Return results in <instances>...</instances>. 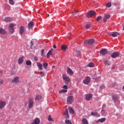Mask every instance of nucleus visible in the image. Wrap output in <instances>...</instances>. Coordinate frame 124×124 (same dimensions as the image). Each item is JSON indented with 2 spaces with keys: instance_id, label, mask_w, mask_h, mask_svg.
Segmentation results:
<instances>
[{
  "instance_id": "nucleus-56",
  "label": "nucleus",
  "mask_w": 124,
  "mask_h": 124,
  "mask_svg": "<svg viewBox=\"0 0 124 124\" xmlns=\"http://www.w3.org/2000/svg\"><path fill=\"white\" fill-rule=\"evenodd\" d=\"M112 69H115V66H112Z\"/></svg>"
},
{
  "instance_id": "nucleus-36",
  "label": "nucleus",
  "mask_w": 124,
  "mask_h": 124,
  "mask_svg": "<svg viewBox=\"0 0 124 124\" xmlns=\"http://www.w3.org/2000/svg\"><path fill=\"white\" fill-rule=\"evenodd\" d=\"M104 63L106 65H110V62L109 61L106 60L104 61Z\"/></svg>"
},
{
  "instance_id": "nucleus-16",
  "label": "nucleus",
  "mask_w": 124,
  "mask_h": 124,
  "mask_svg": "<svg viewBox=\"0 0 124 124\" xmlns=\"http://www.w3.org/2000/svg\"><path fill=\"white\" fill-rule=\"evenodd\" d=\"M20 34H23L25 32V28L23 26H21L19 28Z\"/></svg>"
},
{
  "instance_id": "nucleus-14",
  "label": "nucleus",
  "mask_w": 124,
  "mask_h": 124,
  "mask_svg": "<svg viewBox=\"0 0 124 124\" xmlns=\"http://www.w3.org/2000/svg\"><path fill=\"white\" fill-rule=\"evenodd\" d=\"M64 118L65 119H69V115H68V110L67 109H65V112L63 114Z\"/></svg>"
},
{
  "instance_id": "nucleus-55",
  "label": "nucleus",
  "mask_w": 124,
  "mask_h": 124,
  "mask_svg": "<svg viewBox=\"0 0 124 124\" xmlns=\"http://www.w3.org/2000/svg\"><path fill=\"white\" fill-rule=\"evenodd\" d=\"M54 87V88H57V84H55Z\"/></svg>"
},
{
  "instance_id": "nucleus-28",
  "label": "nucleus",
  "mask_w": 124,
  "mask_h": 124,
  "mask_svg": "<svg viewBox=\"0 0 124 124\" xmlns=\"http://www.w3.org/2000/svg\"><path fill=\"white\" fill-rule=\"evenodd\" d=\"M42 97H41L40 95H37L35 97V100H41V99H42Z\"/></svg>"
},
{
  "instance_id": "nucleus-34",
  "label": "nucleus",
  "mask_w": 124,
  "mask_h": 124,
  "mask_svg": "<svg viewBox=\"0 0 124 124\" xmlns=\"http://www.w3.org/2000/svg\"><path fill=\"white\" fill-rule=\"evenodd\" d=\"M9 2L11 5H14L15 2H14V0H9Z\"/></svg>"
},
{
  "instance_id": "nucleus-6",
  "label": "nucleus",
  "mask_w": 124,
  "mask_h": 124,
  "mask_svg": "<svg viewBox=\"0 0 124 124\" xmlns=\"http://www.w3.org/2000/svg\"><path fill=\"white\" fill-rule=\"evenodd\" d=\"M94 42V40L93 39H90L84 42V44H88L89 45L93 44Z\"/></svg>"
},
{
  "instance_id": "nucleus-5",
  "label": "nucleus",
  "mask_w": 124,
  "mask_h": 124,
  "mask_svg": "<svg viewBox=\"0 0 124 124\" xmlns=\"http://www.w3.org/2000/svg\"><path fill=\"white\" fill-rule=\"evenodd\" d=\"M90 82H91V78L90 77H87L83 81L85 85H88V84H89Z\"/></svg>"
},
{
  "instance_id": "nucleus-11",
  "label": "nucleus",
  "mask_w": 124,
  "mask_h": 124,
  "mask_svg": "<svg viewBox=\"0 0 124 124\" xmlns=\"http://www.w3.org/2000/svg\"><path fill=\"white\" fill-rule=\"evenodd\" d=\"M100 53L103 56H105V55H107L108 52L107 51V49L104 48L100 50Z\"/></svg>"
},
{
  "instance_id": "nucleus-21",
  "label": "nucleus",
  "mask_w": 124,
  "mask_h": 124,
  "mask_svg": "<svg viewBox=\"0 0 124 124\" xmlns=\"http://www.w3.org/2000/svg\"><path fill=\"white\" fill-rule=\"evenodd\" d=\"M0 34H6L7 32L3 28H0Z\"/></svg>"
},
{
  "instance_id": "nucleus-7",
  "label": "nucleus",
  "mask_w": 124,
  "mask_h": 124,
  "mask_svg": "<svg viewBox=\"0 0 124 124\" xmlns=\"http://www.w3.org/2000/svg\"><path fill=\"white\" fill-rule=\"evenodd\" d=\"M12 83L14 84H17V83H19L20 82V79H19L18 77H15L12 80Z\"/></svg>"
},
{
  "instance_id": "nucleus-53",
  "label": "nucleus",
  "mask_w": 124,
  "mask_h": 124,
  "mask_svg": "<svg viewBox=\"0 0 124 124\" xmlns=\"http://www.w3.org/2000/svg\"><path fill=\"white\" fill-rule=\"evenodd\" d=\"M120 4L119 3H114L113 5H119Z\"/></svg>"
},
{
  "instance_id": "nucleus-9",
  "label": "nucleus",
  "mask_w": 124,
  "mask_h": 124,
  "mask_svg": "<svg viewBox=\"0 0 124 124\" xmlns=\"http://www.w3.org/2000/svg\"><path fill=\"white\" fill-rule=\"evenodd\" d=\"M119 53L118 52H114L111 54V57L113 59H115V58H118L119 57Z\"/></svg>"
},
{
  "instance_id": "nucleus-50",
  "label": "nucleus",
  "mask_w": 124,
  "mask_h": 124,
  "mask_svg": "<svg viewBox=\"0 0 124 124\" xmlns=\"http://www.w3.org/2000/svg\"><path fill=\"white\" fill-rule=\"evenodd\" d=\"M3 83V80L1 79L0 80V85H2Z\"/></svg>"
},
{
  "instance_id": "nucleus-24",
  "label": "nucleus",
  "mask_w": 124,
  "mask_h": 124,
  "mask_svg": "<svg viewBox=\"0 0 124 124\" xmlns=\"http://www.w3.org/2000/svg\"><path fill=\"white\" fill-rule=\"evenodd\" d=\"M4 21V22H11V18L10 17H6L5 18Z\"/></svg>"
},
{
  "instance_id": "nucleus-46",
  "label": "nucleus",
  "mask_w": 124,
  "mask_h": 124,
  "mask_svg": "<svg viewBox=\"0 0 124 124\" xmlns=\"http://www.w3.org/2000/svg\"><path fill=\"white\" fill-rule=\"evenodd\" d=\"M76 52L77 53V54H78V55H79V54H81V51L78 50H76Z\"/></svg>"
},
{
  "instance_id": "nucleus-57",
  "label": "nucleus",
  "mask_w": 124,
  "mask_h": 124,
  "mask_svg": "<svg viewBox=\"0 0 124 124\" xmlns=\"http://www.w3.org/2000/svg\"><path fill=\"white\" fill-rule=\"evenodd\" d=\"M103 107H105V105H103Z\"/></svg>"
},
{
  "instance_id": "nucleus-19",
  "label": "nucleus",
  "mask_w": 124,
  "mask_h": 124,
  "mask_svg": "<svg viewBox=\"0 0 124 124\" xmlns=\"http://www.w3.org/2000/svg\"><path fill=\"white\" fill-rule=\"evenodd\" d=\"M119 35H120V33L118 32H113L111 34V36H112V37H117V36H119Z\"/></svg>"
},
{
  "instance_id": "nucleus-23",
  "label": "nucleus",
  "mask_w": 124,
  "mask_h": 124,
  "mask_svg": "<svg viewBox=\"0 0 124 124\" xmlns=\"http://www.w3.org/2000/svg\"><path fill=\"white\" fill-rule=\"evenodd\" d=\"M105 121H106V119L101 118V119H100L96 121V123H103V122H105Z\"/></svg>"
},
{
  "instance_id": "nucleus-44",
  "label": "nucleus",
  "mask_w": 124,
  "mask_h": 124,
  "mask_svg": "<svg viewBox=\"0 0 124 124\" xmlns=\"http://www.w3.org/2000/svg\"><path fill=\"white\" fill-rule=\"evenodd\" d=\"M112 6V4H111V3H108L106 5L107 7H111V6Z\"/></svg>"
},
{
  "instance_id": "nucleus-27",
  "label": "nucleus",
  "mask_w": 124,
  "mask_h": 124,
  "mask_svg": "<svg viewBox=\"0 0 124 124\" xmlns=\"http://www.w3.org/2000/svg\"><path fill=\"white\" fill-rule=\"evenodd\" d=\"M54 49L53 48H51L47 53V56L48 57V56H51L52 54V52H53V50Z\"/></svg>"
},
{
  "instance_id": "nucleus-58",
  "label": "nucleus",
  "mask_w": 124,
  "mask_h": 124,
  "mask_svg": "<svg viewBox=\"0 0 124 124\" xmlns=\"http://www.w3.org/2000/svg\"><path fill=\"white\" fill-rule=\"evenodd\" d=\"M33 11H35V9H33Z\"/></svg>"
},
{
  "instance_id": "nucleus-43",
  "label": "nucleus",
  "mask_w": 124,
  "mask_h": 124,
  "mask_svg": "<svg viewBox=\"0 0 124 124\" xmlns=\"http://www.w3.org/2000/svg\"><path fill=\"white\" fill-rule=\"evenodd\" d=\"M33 40H32L30 44V46L31 48L32 47V46H33Z\"/></svg>"
},
{
  "instance_id": "nucleus-41",
  "label": "nucleus",
  "mask_w": 124,
  "mask_h": 124,
  "mask_svg": "<svg viewBox=\"0 0 124 124\" xmlns=\"http://www.w3.org/2000/svg\"><path fill=\"white\" fill-rule=\"evenodd\" d=\"M67 93V90H62L59 92V93Z\"/></svg>"
},
{
  "instance_id": "nucleus-12",
  "label": "nucleus",
  "mask_w": 124,
  "mask_h": 124,
  "mask_svg": "<svg viewBox=\"0 0 124 124\" xmlns=\"http://www.w3.org/2000/svg\"><path fill=\"white\" fill-rule=\"evenodd\" d=\"M110 17V16L108 14H105L104 17V22H107V20H108V19H109Z\"/></svg>"
},
{
  "instance_id": "nucleus-54",
  "label": "nucleus",
  "mask_w": 124,
  "mask_h": 124,
  "mask_svg": "<svg viewBox=\"0 0 124 124\" xmlns=\"http://www.w3.org/2000/svg\"><path fill=\"white\" fill-rule=\"evenodd\" d=\"M53 47L54 49H57V46L56 45H54L53 46Z\"/></svg>"
},
{
  "instance_id": "nucleus-37",
  "label": "nucleus",
  "mask_w": 124,
  "mask_h": 124,
  "mask_svg": "<svg viewBox=\"0 0 124 124\" xmlns=\"http://www.w3.org/2000/svg\"><path fill=\"white\" fill-rule=\"evenodd\" d=\"M65 123L66 124H72V123H71V121L67 119L65 120Z\"/></svg>"
},
{
  "instance_id": "nucleus-13",
  "label": "nucleus",
  "mask_w": 124,
  "mask_h": 124,
  "mask_svg": "<svg viewBox=\"0 0 124 124\" xmlns=\"http://www.w3.org/2000/svg\"><path fill=\"white\" fill-rule=\"evenodd\" d=\"M40 124V119L39 118H37L34 119L33 122L31 124Z\"/></svg>"
},
{
  "instance_id": "nucleus-45",
  "label": "nucleus",
  "mask_w": 124,
  "mask_h": 124,
  "mask_svg": "<svg viewBox=\"0 0 124 124\" xmlns=\"http://www.w3.org/2000/svg\"><path fill=\"white\" fill-rule=\"evenodd\" d=\"M101 18H102L101 16H98L96 18V21L98 22V21H99V20H100Z\"/></svg>"
},
{
  "instance_id": "nucleus-33",
  "label": "nucleus",
  "mask_w": 124,
  "mask_h": 124,
  "mask_svg": "<svg viewBox=\"0 0 124 124\" xmlns=\"http://www.w3.org/2000/svg\"><path fill=\"white\" fill-rule=\"evenodd\" d=\"M102 113L103 114V116H107V114H108L107 111L103 110V109H102Z\"/></svg>"
},
{
  "instance_id": "nucleus-18",
  "label": "nucleus",
  "mask_w": 124,
  "mask_h": 124,
  "mask_svg": "<svg viewBox=\"0 0 124 124\" xmlns=\"http://www.w3.org/2000/svg\"><path fill=\"white\" fill-rule=\"evenodd\" d=\"M67 73H68V74H69L70 75H73L74 73H73V71H72V69H71L69 67H68V70L67 71Z\"/></svg>"
},
{
  "instance_id": "nucleus-32",
  "label": "nucleus",
  "mask_w": 124,
  "mask_h": 124,
  "mask_svg": "<svg viewBox=\"0 0 124 124\" xmlns=\"http://www.w3.org/2000/svg\"><path fill=\"white\" fill-rule=\"evenodd\" d=\"M112 99L114 101H117L118 100V96L116 95H113L112 96Z\"/></svg>"
},
{
  "instance_id": "nucleus-29",
  "label": "nucleus",
  "mask_w": 124,
  "mask_h": 124,
  "mask_svg": "<svg viewBox=\"0 0 124 124\" xmlns=\"http://www.w3.org/2000/svg\"><path fill=\"white\" fill-rule=\"evenodd\" d=\"M91 116H94L95 117H98V116H99V115H98V114L96 112H92Z\"/></svg>"
},
{
  "instance_id": "nucleus-25",
  "label": "nucleus",
  "mask_w": 124,
  "mask_h": 124,
  "mask_svg": "<svg viewBox=\"0 0 124 124\" xmlns=\"http://www.w3.org/2000/svg\"><path fill=\"white\" fill-rule=\"evenodd\" d=\"M33 26V22L31 21L29 24H28V28L29 29H31L32 28V26Z\"/></svg>"
},
{
  "instance_id": "nucleus-35",
  "label": "nucleus",
  "mask_w": 124,
  "mask_h": 124,
  "mask_svg": "<svg viewBox=\"0 0 124 124\" xmlns=\"http://www.w3.org/2000/svg\"><path fill=\"white\" fill-rule=\"evenodd\" d=\"M89 67H94V64L93 62H90L88 64Z\"/></svg>"
},
{
  "instance_id": "nucleus-49",
  "label": "nucleus",
  "mask_w": 124,
  "mask_h": 124,
  "mask_svg": "<svg viewBox=\"0 0 124 124\" xmlns=\"http://www.w3.org/2000/svg\"><path fill=\"white\" fill-rule=\"evenodd\" d=\"M63 89H64V90H67L68 87H67V86L66 85H64L63 86Z\"/></svg>"
},
{
  "instance_id": "nucleus-47",
  "label": "nucleus",
  "mask_w": 124,
  "mask_h": 124,
  "mask_svg": "<svg viewBox=\"0 0 124 124\" xmlns=\"http://www.w3.org/2000/svg\"><path fill=\"white\" fill-rule=\"evenodd\" d=\"M100 89H105V85H101L100 87Z\"/></svg>"
},
{
  "instance_id": "nucleus-51",
  "label": "nucleus",
  "mask_w": 124,
  "mask_h": 124,
  "mask_svg": "<svg viewBox=\"0 0 124 124\" xmlns=\"http://www.w3.org/2000/svg\"><path fill=\"white\" fill-rule=\"evenodd\" d=\"M34 60L36 61V62H37V61H38V58L36 57H34Z\"/></svg>"
},
{
  "instance_id": "nucleus-26",
  "label": "nucleus",
  "mask_w": 124,
  "mask_h": 124,
  "mask_svg": "<svg viewBox=\"0 0 124 124\" xmlns=\"http://www.w3.org/2000/svg\"><path fill=\"white\" fill-rule=\"evenodd\" d=\"M37 65L38 67V68L40 69V70H42V69H43V68H42V64H41L40 62H38L37 63Z\"/></svg>"
},
{
  "instance_id": "nucleus-22",
  "label": "nucleus",
  "mask_w": 124,
  "mask_h": 124,
  "mask_svg": "<svg viewBox=\"0 0 124 124\" xmlns=\"http://www.w3.org/2000/svg\"><path fill=\"white\" fill-rule=\"evenodd\" d=\"M81 121L83 124H89V122L86 118L82 119Z\"/></svg>"
},
{
  "instance_id": "nucleus-48",
  "label": "nucleus",
  "mask_w": 124,
  "mask_h": 124,
  "mask_svg": "<svg viewBox=\"0 0 124 124\" xmlns=\"http://www.w3.org/2000/svg\"><path fill=\"white\" fill-rule=\"evenodd\" d=\"M77 13H78V11H75L74 12H73V15H75L76 14H77Z\"/></svg>"
},
{
  "instance_id": "nucleus-15",
  "label": "nucleus",
  "mask_w": 124,
  "mask_h": 124,
  "mask_svg": "<svg viewBox=\"0 0 124 124\" xmlns=\"http://www.w3.org/2000/svg\"><path fill=\"white\" fill-rule=\"evenodd\" d=\"M92 97H93V95L92 94H87L86 95L85 99L88 101H90Z\"/></svg>"
},
{
  "instance_id": "nucleus-39",
  "label": "nucleus",
  "mask_w": 124,
  "mask_h": 124,
  "mask_svg": "<svg viewBox=\"0 0 124 124\" xmlns=\"http://www.w3.org/2000/svg\"><path fill=\"white\" fill-rule=\"evenodd\" d=\"M41 55L42 57H45V54H44V49H42L41 52Z\"/></svg>"
},
{
  "instance_id": "nucleus-40",
  "label": "nucleus",
  "mask_w": 124,
  "mask_h": 124,
  "mask_svg": "<svg viewBox=\"0 0 124 124\" xmlns=\"http://www.w3.org/2000/svg\"><path fill=\"white\" fill-rule=\"evenodd\" d=\"M27 65H31V61H26Z\"/></svg>"
},
{
  "instance_id": "nucleus-4",
  "label": "nucleus",
  "mask_w": 124,
  "mask_h": 124,
  "mask_svg": "<svg viewBox=\"0 0 124 124\" xmlns=\"http://www.w3.org/2000/svg\"><path fill=\"white\" fill-rule=\"evenodd\" d=\"M62 79L63 80H64V81H66V82H67L68 83H69L71 81L70 78H69V77L66 76V75H62Z\"/></svg>"
},
{
  "instance_id": "nucleus-38",
  "label": "nucleus",
  "mask_w": 124,
  "mask_h": 124,
  "mask_svg": "<svg viewBox=\"0 0 124 124\" xmlns=\"http://www.w3.org/2000/svg\"><path fill=\"white\" fill-rule=\"evenodd\" d=\"M48 120L49 122H54V120H53V118H52V117H51V115H49L48 116Z\"/></svg>"
},
{
  "instance_id": "nucleus-20",
  "label": "nucleus",
  "mask_w": 124,
  "mask_h": 124,
  "mask_svg": "<svg viewBox=\"0 0 124 124\" xmlns=\"http://www.w3.org/2000/svg\"><path fill=\"white\" fill-rule=\"evenodd\" d=\"M67 49H68V47L65 45H63L61 46V49L62 50V51H66Z\"/></svg>"
},
{
  "instance_id": "nucleus-52",
  "label": "nucleus",
  "mask_w": 124,
  "mask_h": 124,
  "mask_svg": "<svg viewBox=\"0 0 124 124\" xmlns=\"http://www.w3.org/2000/svg\"><path fill=\"white\" fill-rule=\"evenodd\" d=\"M44 75H45L44 72H41V75L42 76H44Z\"/></svg>"
},
{
  "instance_id": "nucleus-42",
  "label": "nucleus",
  "mask_w": 124,
  "mask_h": 124,
  "mask_svg": "<svg viewBox=\"0 0 124 124\" xmlns=\"http://www.w3.org/2000/svg\"><path fill=\"white\" fill-rule=\"evenodd\" d=\"M85 28L86 29H90V28H91V24H89L86 25Z\"/></svg>"
},
{
  "instance_id": "nucleus-3",
  "label": "nucleus",
  "mask_w": 124,
  "mask_h": 124,
  "mask_svg": "<svg viewBox=\"0 0 124 124\" xmlns=\"http://www.w3.org/2000/svg\"><path fill=\"white\" fill-rule=\"evenodd\" d=\"M95 15V12L94 11H90L87 14V17L91 18L92 16Z\"/></svg>"
},
{
  "instance_id": "nucleus-2",
  "label": "nucleus",
  "mask_w": 124,
  "mask_h": 124,
  "mask_svg": "<svg viewBox=\"0 0 124 124\" xmlns=\"http://www.w3.org/2000/svg\"><path fill=\"white\" fill-rule=\"evenodd\" d=\"M8 29L10 33H11V34H13V33H14V32H15V30L14 29V24H10Z\"/></svg>"
},
{
  "instance_id": "nucleus-59",
  "label": "nucleus",
  "mask_w": 124,
  "mask_h": 124,
  "mask_svg": "<svg viewBox=\"0 0 124 124\" xmlns=\"http://www.w3.org/2000/svg\"><path fill=\"white\" fill-rule=\"evenodd\" d=\"M123 89L124 90V86H123Z\"/></svg>"
},
{
  "instance_id": "nucleus-31",
  "label": "nucleus",
  "mask_w": 124,
  "mask_h": 124,
  "mask_svg": "<svg viewBox=\"0 0 124 124\" xmlns=\"http://www.w3.org/2000/svg\"><path fill=\"white\" fill-rule=\"evenodd\" d=\"M43 66L45 69H46L48 67V63H44L43 64Z\"/></svg>"
},
{
  "instance_id": "nucleus-1",
  "label": "nucleus",
  "mask_w": 124,
  "mask_h": 124,
  "mask_svg": "<svg viewBox=\"0 0 124 124\" xmlns=\"http://www.w3.org/2000/svg\"><path fill=\"white\" fill-rule=\"evenodd\" d=\"M73 99H74V97L72 93L69 94L68 97H67V103L68 104H72L73 102Z\"/></svg>"
},
{
  "instance_id": "nucleus-30",
  "label": "nucleus",
  "mask_w": 124,
  "mask_h": 124,
  "mask_svg": "<svg viewBox=\"0 0 124 124\" xmlns=\"http://www.w3.org/2000/svg\"><path fill=\"white\" fill-rule=\"evenodd\" d=\"M69 113H70L71 114H74L75 113L74 109H73L71 108H69Z\"/></svg>"
},
{
  "instance_id": "nucleus-10",
  "label": "nucleus",
  "mask_w": 124,
  "mask_h": 124,
  "mask_svg": "<svg viewBox=\"0 0 124 124\" xmlns=\"http://www.w3.org/2000/svg\"><path fill=\"white\" fill-rule=\"evenodd\" d=\"M33 107V100H32V99H30L29 108L30 109H31V108H32Z\"/></svg>"
},
{
  "instance_id": "nucleus-17",
  "label": "nucleus",
  "mask_w": 124,
  "mask_h": 124,
  "mask_svg": "<svg viewBox=\"0 0 124 124\" xmlns=\"http://www.w3.org/2000/svg\"><path fill=\"white\" fill-rule=\"evenodd\" d=\"M24 62V56H22L18 59V64H22Z\"/></svg>"
},
{
  "instance_id": "nucleus-8",
  "label": "nucleus",
  "mask_w": 124,
  "mask_h": 124,
  "mask_svg": "<svg viewBox=\"0 0 124 124\" xmlns=\"http://www.w3.org/2000/svg\"><path fill=\"white\" fill-rule=\"evenodd\" d=\"M5 105H6V102L4 101H0V109L3 108Z\"/></svg>"
}]
</instances>
